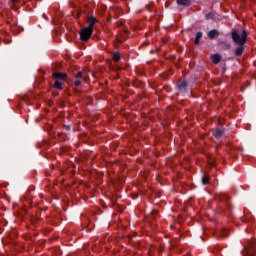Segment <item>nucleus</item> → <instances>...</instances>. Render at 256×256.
Masks as SVG:
<instances>
[{"mask_svg":"<svg viewBox=\"0 0 256 256\" xmlns=\"http://www.w3.org/2000/svg\"><path fill=\"white\" fill-rule=\"evenodd\" d=\"M12 1H17V0H12Z\"/></svg>","mask_w":256,"mask_h":256,"instance_id":"obj_25","label":"nucleus"},{"mask_svg":"<svg viewBox=\"0 0 256 256\" xmlns=\"http://www.w3.org/2000/svg\"><path fill=\"white\" fill-rule=\"evenodd\" d=\"M202 183H203L204 185H209V183H210V178H209V176L204 175V176L202 177Z\"/></svg>","mask_w":256,"mask_h":256,"instance_id":"obj_16","label":"nucleus"},{"mask_svg":"<svg viewBox=\"0 0 256 256\" xmlns=\"http://www.w3.org/2000/svg\"><path fill=\"white\" fill-rule=\"evenodd\" d=\"M163 251H165V249H163V247L159 248V253H163Z\"/></svg>","mask_w":256,"mask_h":256,"instance_id":"obj_22","label":"nucleus"},{"mask_svg":"<svg viewBox=\"0 0 256 256\" xmlns=\"http://www.w3.org/2000/svg\"><path fill=\"white\" fill-rule=\"evenodd\" d=\"M224 133H225V130L217 129L216 131L213 132V137H215V139H221V137H223Z\"/></svg>","mask_w":256,"mask_h":256,"instance_id":"obj_11","label":"nucleus"},{"mask_svg":"<svg viewBox=\"0 0 256 256\" xmlns=\"http://www.w3.org/2000/svg\"><path fill=\"white\" fill-rule=\"evenodd\" d=\"M176 89L181 95H186V93H189V82L187 80L178 81Z\"/></svg>","mask_w":256,"mask_h":256,"instance_id":"obj_2","label":"nucleus"},{"mask_svg":"<svg viewBox=\"0 0 256 256\" xmlns=\"http://www.w3.org/2000/svg\"><path fill=\"white\" fill-rule=\"evenodd\" d=\"M157 210H153V215H157Z\"/></svg>","mask_w":256,"mask_h":256,"instance_id":"obj_23","label":"nucleus"},{"mask_svg":"<svg viewBox=\"0 0 256 256\" xmlns=\"http://www.w3.org/2000/svg\"><path fill=\"white\" fill-rule=\"evenodd\" d=\"M208 165L210 166V167H215V160H213V159H209L208 160Z\"/></svg>","mask_w":256,"mask_h":256,"instance_id":"obj_20","label":"nucleus"},{"mask_svg":"<svg viewBox=\"0 0 256 256\" xmlns=\"http://www.w3.org/2000/svg\"><path fill=\"white\" fill-rule=\"evenodd\" d=\"M64 129H65L66 131H71V126H69V125H64Z\"/></svg>","mask_w":256,"mask_h":256,"instance_id":"obj_21","label":"nucleus"},{"mask_svg":"<svg viewBox=\"0 0 256 256\" xmlns=\"http://www.w3.org/2000/svg\"><path fill=\"white\" fill-rule=\"evenodd\" d=\"M44 19H47V15L43 14Z\"/></svg>","mask_w":256,"mask_h":256,"instance_id":"obj_24","label":"nucleus"},{"mask_svg":"<svg viewBox=\"0 0 256 256\" xmlns=\"http://www.w3.org/2000/svg\"><path fill=\"white\" fill-rule=\"evenodd\" d=\"M216 199L220 201L221 203H225L229 213L233 211V206H231V203H229V197L227 194L221 193L216 196Z\"/></svg>","mask_w":256,"mask_h":256,"instance_id":"obj_5","label":"nucleus"},{"mask_svg":"<svg viewBox=\"0 0 256 256\" xmlns=\"http://www.w3.org/2000/svg\"><path fill=\"white\" fill-rule=\"evenodd\" d=\"M203 38V32L199 31L196 33V37L194 39L195 45H199L201 43V39Z\"/></svg>","mask_w":256,"mask_h":256,"instance_id":"obj_13","label":"nucleus"},{"mask_svg":"<svg viewBox=\"0 0 256 256\" xmlns=\"http://www.w3.org/2000/svg\"><path fill=\"white\" fill-rule=\"evenodd\" d=\"M111 57L115 63H118V61H121V59H123V55H121L120 52H113L111 54Z\"/></svg>","mask_w":256,"mask_h":256,"instance_id":"obj_9","label":"nucleus"},{"mask_svg":"<svg viewBox=\"0 0 256 256\" xmlns=\"http://www.w3.org/2000/svg\"><path fill=\"white\" fill-rule=\"evenodd\" d=\"M91 35H93V29L89 27H84L80 31V39L81 41H89L91 39Z\"/></svg>","mask_w":256,"mask_h":256,"instance_id":"obj_4","label":"nucleus"},{"mask_svg":"<svg viewBox=\"0 0 256 256\" xmlns=\"http://www.w3.org/2000/svg\"><path fill=\"white\" fill-rule=\"evenodd\" d=\"M82 84H83V82H81V80H79V79L74 81V87H76V89L81 87Z\"/></svg>","mask_w":256,"mask_h":256,"instance_id":"obj_17","label":"nucleus"},{"mask_svg":"<svg viewBox=\"0 0 256 256\" xmlns=\"http://www.w3.org/2000/svg\"><path fill=\"white\" fill-rule=\"evenodd\" d=\"M54 89H58L59 91H63V82L61 80H55L53 84Z\"/></svg>","mask_w":256,"mask_h":256,"instance_id":"obj_12","label":"nucleus"},{"mask_svg":"<svg viewBox=\"0 0 256 256\" xmlns=\"http://www.w3.org/2000/svg\"><path fill=\"white\" fill-rule=\"evenodd\" d=\"M88 28L89 29H93V27L95 26V23L97 22V18L95 16H89L88 19Z\"/></svg>","mask_w":256,"mask_h":256,"instance_id":"obj_7","label":"nucleus"},{"mask_svg":"<svg viewBox=\"0 0 256 256\" xmlns=\"http://www.w3.org/2000/svg\"><path fill=\"white\" fill-rule=\"evenodd\" d=\"M256 255V245L255 241H250V244L244 248L242 251V256H255Z\"/></svg>","mask_w":256,"mask_h":256,"instance_id":"obj_3","label":"nucleus"},{"mask_svg":"<svg viewBox=\"0 0 256 256\" xmlns=\"http://www.w3.org/2000/svg\"><path fill=\"white\" fill-rule=\"evenodd\" d=\"M176 3L178 5H182L184 7H190L191 5V0H177Z\"/></svg>","mask_w":256,"mask_h":256,"instance_id":"obj_14","label":"nucleus"},{"mask_svg":"<svg viewBox=\"0 0 256 256\" xmlns=\"http://www.w3.org/2000/svg\"><path fill=\"white\" fill-rule=\"evenodd\" d=\"M247 30H243L242 34L239 33V30L232 29L231 31V38L235 45H238L236 48L234 55L236 57H241L243 53H245V44L247 43Z\"/></svg>","mask_w":256,"mask_h":256,"instance_id":"obj_1","label":"nucleus"},{"mask_svg":"<svg viewBox=\"0 0 256 256\" xmlns=\"http://www.w3.org/2000/svg\"><path fill=\"white\" fill-rule=\"evenodd\" d=\"M205 19L206 21H215V13L213 12H210L208 14L205 15Z\"/></svg>","mask_w":256,"mask_h":256,"instance_id":"obj_15","label":"nucleus"},{"mask_svg":"<svg viewBox=\"0 0 256 256\" xmlns=\"http://www.w3.org/2000/svg\"><path fill=\"white\" fill-rule=\"evenodd\" d=\"M216 235H220L221 237H227V231L220 230L219 232H216Z\"/></svg>","mask_w":256,"mask_h":256,"instance_id":"obj_18","label":"nucleus"},{"mask_svg":"<svg viewBox=\"0 0 256 256\" xmlns=\"http://www.w3.org/2000/svg\"><path fill=\"white\" fill-rule=\"evenodd\" d=\"M53 79L56 81H65L67 79V74L66 73H61V72H54L53 73Z\"/></svg>","mask_w":256,"mask_h":256,"instance_id":"obj_6","label":"nucleus"},{"mask_svg":"<svg viewBox=\"0 0 256 256\" xmlns=\"http://www.w3.org/2000/svg\"><path fill=\"white\" fill-rule=\"evenodd\" d=\"M221 59L222 57L220 56V54L217 53L211 56V61L212 63H214V65H219V63H221Z\"/></svg>","mask_w":256,"mask_h":256,"instance_id":"obj_8","label":"nucleus"},{"mask_svg":"<svg viewBox=\"0 0 256 256\" xmlns=\"http://www.w3.org/2000/svg\"><path fill=\"white\" fill-rule=\"evenodd\" d=\"M208 37L210 39H216V37H219V30L217 29H212L208 32Z\"/></svg>","mask_w":256,"mask_h":256,"instance_id":"obj_10","label":"nucleus"},{"mask_svg":"<svg viewBox=\"0 0 256 256\" xmlns=\"http://www.w3.org/2000/svg\"><path fill=\"white\" fill-rule=\"evenodd\" d=\"M74 77L75 79H83V72H77Z\"/></svg>","mask_w":256,"mask_h":256,"instance_id":"obj_19","label":"nucleus"}]
</instances>
